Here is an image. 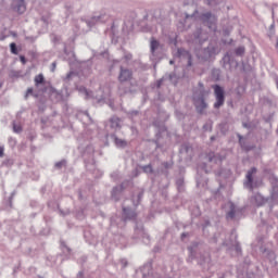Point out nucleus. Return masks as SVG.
<instances>
[{
	"label": "nucleus",
	"mask_w": 278,
	"mask_h": 278,
	"mask_svg": "<svg viewBox=\"0 0 278 278\" xmlns=\"http://www.w3.org/2000/svg\"><path fill=\"white\" fill-rule=\"evenodd\" d=\"M20 61L22 62V64H26L27 62V60L23 55L20 56Z\"/></svg>",
	"instance_id": "obj_44"
},
{
	"label": "nucleus",
	"mask_w": 278,
	"mask_h": 278,
	"mask_svg": "<svg viewBox=\"0 0 278 278\" xmlns=\"http://www.w3.org/2000/svg\"><path fill=\"white\" fill-rule=\"evenodd\" d=\"M132 58H134V55H131V53H125L124 54V60L126 62H131Z\"/></svg>",
	"instance_id": "obj_30"
},
{
	"label": "nucleus",
	"mask_w": 278,
	"mask_h": 278,
	"mask_svg": "<svg viewBox=\"0 0 278 278\" xmlns=\"http://www.w3.org/2000/svg\"><path fill=\"white\" fill-rule=\"evenodd\" d=\"M73 77H77V73L75 72H70L67 75H66V80L67 81H71V79H73Z\"/></svg>",
	"instance_id": "obj_29"
},
{
	"label": "nucleus",
	"mask_w": 278,
	"mask_h": 278,
	"mask_svg": "<svg viewBox=\"0 0 278 278\" xmlns=\"http://www.w3.org/2000/svg\"><path fill=\"white\" fill-rule=\"evenodd\" d=\"M244 51H245L244 47L241 46L236 49L235 53L236 55L242 56L244 55Z\"/></svg>",
	"instance_id": "obj_28"
},
{
	"label": "nucleus",
	"mask_w": 278,
	"mask_h": 278,
	"mask_svg": "<svg viewBox=\"0 0 278 278\" xmlns=\"http://www.w3.org/2000/svg\"><path fill=\"white\" fill-rule=\"evenodd\" d=\"M271 199L274 201L278 200V179L277 177L273 176L271 179Z\"/></svg>",
	"instance_id": "obj_13"
},
{
	"label": "nucleus",
	"mask_w": 278,
	"mask_h": 278,
	"mask_svg": "<svg viewBox=\"0 0 278 278\" xmlns=\"http://www.w3.org/2000/svg\"><path fill=\"white\" fill-rule=\"evenodd\" d=\"M164 79H166V76H164L163 78H161L160 80H157V88H161Z\"/></svg>",
	"instance_id": "obj_39"
},
{
	"label": "nucleus",
	"mask_w": 278,
	"mask_h": 278,
	"mask_svg": "<svg viewBox=\"0 0 278 278\" xmlns=\"http://www.w3.org/2000/svg\"><path fill=\"white\" fill-rule=\"evenodd\" d=\"M184 184V180H177V186H181Z\"/></svg>",
	"instance_id": "obj_46"
},
{
	"label": "nucleus",
	"mask_w": 278,
	"mask_h": 278,
	"mask_svg": "<svg viewBox=\"0 0 278 278\" xmlns=\"http://www.w3.org/2000/svg\"><path fill=\"white\" fill-rule=\"evenodd\" d=\"M150 49H151V53H155V50L160 49V41L152 38L150 43Z\"/></svg>",
	"instance_id": "obj_22"
},
{
	"label": "nucleus",
	"mask_w": 278,
	"mask_h": 278,
	"mask_svg": "<svg viewBox=\"0 0 278 278\" xmlns=\"http://www.w3.org/2000/svg\"><path fill=\"white\" fill-rule=\"evenodd\" d=\"M11 8L14 10V12H17V14H25V11L27 10L25 0H13Z\"/></svg>",
	"instance_id": "obj_10"
},
{
	"label": "nucleus",
	"mask_w": 278,
	"mask_h": 278,
	"mask_svg": "<svg viewBox=\"0 0 278 278\" xmlns=\"http://www.w3.org/2000/svg\"><path fill=\"white\" fill-rule=\"evenodd\" d=\"M163 166L166 170H168L169 168H173V162H164Z\"/></svg>",
	"instance_id": "obj_32"
},
{
	"label": "nucleus",
	"mask_w": 278,
	"mask_h": 278,
	"mask_svg": "<svg viewBox=\"0 0 278 278\" xmlns=\"http://www.w3.org/2000/svg\"><path fill=\"white\" fill-rule=\"evenodd\" d=\"M213 73L218 75L220 72L218 70H215Z\"/></svg>",
	"instance_id": "obj_48"
},
{
	"label": "nucleus",
	"mask_w": 278,
	"mask_h": 278,
	"mask_svg": "<svg viewBox=\"0 0 278 278\" xmlns=\"http://www.w3.org/2000/svg\"><path fill=\"white\" fill-rule=\"evenodd\" d=\"M213 90L215 96L214 109L220 110L225 105V89L220 85H213Z\"/></svg>",
	"instance_id": "obj_3"
},
{
	"label": "nucleus",
	"mask_w": 278,
	"mask_h": 278,
	"mask_svg": "<svg viewBox=\"0 0 278 278\" xmlns=\"http://www.w3.org/2000/svg\"><path fill=\"white\" fill-rule=\"evenodd\" d=\"M9 142H10V144H16V139H14V138H12V137H10L9 138Z\"/></svg>",
	"instance_id": "obj_43"
},
{
	"label": "nucleus",
	"mask_w": 278,
	"mask_h": 278,
	"mask_svg": "<svg viewBox=\"0 0 278 278\" xmlns=\"http://www.w3.org/2000/svg\"><path fill=\"white\" fill-rule=\"evenodd\" d=\"M85 114H86V116H88V117L90 116V115L88 114V112H85Z\"/></svg>",
	"instance_id": "obj_52"
},
{
	"label": "nucleus",
	"mask_w": 278,
	"mask_h": 278,
	"mask_svg": "<svg viewBox=\"0 0 278 278\" xmlns=\"http://www.w3.org/2000/svg\"><path fill=\"white\" fill-rule=\"evenodd\" d=\"M62 166H66V161L63 160V161L55 163L56 168H62Z\"/></svg>",
	"instance_id": "obj_34"
},
{
	"label": "nucleus",
	"mask_w": 278,
	"mask_h": 278,
	"mask_svg": "<svg viewBox=\"0 0 278 278\" xmlns=\"http://www.w3.org/2000/svg\"><path fill=\"white\" fill-rule=\"evenodd\" d=\"M40 84H45V75L42 74L35 76V86H40Z\"/></svg>",
	"instance_id": "obj_24"
},
{
	"label": "nucleus",
	"mask_w": 278,
	"mask_h": 278,
	"mask_svg": "<svg viewBox=\"0 0 278 278\" xmlns=\"http://www.w3.org/2000/svg\"><path fill=\"white\" fill-rule=\"evenodd\" d=\"M227 220H236L242 216V208L233 202H227L224 206Z\"/></svg>",
	"instance_id": "obj_2"
},
{
	"label": "nucleus",
	"mask_w": 278,
	"mask_h": 278,
	"mask_svg": "<svg viewBox=\"0 0 278 278\" xmlns=\"http://www.w3.org/2000/svg\"><path fill=\"white\" fill-rule=\"evenodd\" d=\"M115 147H117V149H125V147H127V141L124 139H121L118 137H116L115 135L112 136Z\"/></svg>",
	"instance_id": "obj_18"
},
{
	"label": "nucleus",
	"mask_w": 278,
	"mask_h": 278,
	"mask_svg": "<svg viewBox=\"0 0 278 278\" xmlns=\"http://www.w3.org/2000/svg\"><path fill=\"white\" fill-rule=\"evenodd\" d=\"M180 153L184 154H189L192 155V147H190V144L185 143L180 147Z\"/></svg>",
	"instance_id": "obj_20"
},
{
	"label": "nucleus",
	"mask_w": 278,
	"mask_h": 278,
	"mask_svg": "<svg viewBox=\"0 0 278 278\" xmlns=\"http://www.w3.org/2000/svg\"><path fill=\"white\" fill-rule=\"evenodd\" d=\"M55 68H58V63L53 62V63L51 64V72H52V73H55Z\"/></svg>",
	"instance_id": "obj_36"
},
{
	"label": "nucleus",
	"mask_w": 278,
	"mask_h": 278,
	"mask_svg": "<svg viewBox=\"0 0 278 278\" xmlns=\"http://www.w3.org/2000/svg\"><path fill=\"white\" fill-rule=\"evenodd\" d=\"M201 184H203V182L201 181V179H199V177H197V186L199 187V186H201Z\"/></svg>",
	"instance_id": "obj_45"
},
{
	"label": "nucleus",
	"mask_w": 278,
	"mask_h": 278,
	"mask_svg": "<svg viewBox=\"0 0 278 278\" xmlns=\"http://www.w3.org/2000/svg\"><path fill=\"white\" fill-rule=\"evenodd\" d=\"M132 77L134 72L131 70L125 68L123 66L119 67L118 81H121V84H124V81H130Z\"/></svg>",
	"instance_id": "obj_8"
},
{
	"label": "nucleus",
	"mask_w": 278,
	"mask_h": 278,
	"mask_svg": "<svg viewBox=\"0 0 278 278\" xmlns=\"http://www.w3.org/2000/svg\"><path fill=\"white\" fill-rule=\"evenodd\" d=\"M142 170H143V173L152 174L153 173V166H151V164L144 165V166H142Z\"/></svg>",
	"instance_id": "obj_27"
},
{
	"label": "nucleus",
	"mask_w": 278,
	"mask_h": 278,
	"mask_svg": "<svg viewBox=\"0 0 278 278\" xmlns=\"http://www.w3.org/2000/svg\"><path fill=\"white\" fill-rule=\"evenodd\" d=\"M124 190V187L123 185H119V186H116L113 188V191H112V199H114V201H118V194H121Z\"/></svg>",
	"instance_id": "obj_19"
},
{
	"label": "nucleus",
	"mask_w": 278,
	"mask_h": 278,
	"mask_svg": "<svg viewBox=\"0 0 278 278\" xmlns=\"http://www.w3.org/2000/svg\"><path fill=\"white\" fill-rule=\"evenodd\" d=\"M193 103L198 114H203L207 110V102H205V94L203 92L199 93V96L197 93L193 94Z\"/></svg>",
	"instance_id": "obj_5"
},
{
	"label": "nucleus",
	"mask_w": 278,
	"mask_h": 278,
	"mask_svg": "<svg viewBox=\"0 0 278 278\" xmlns=\"http://www.w3.org/2000/svg\"><path fill=\"white\" fill-rule=\"evenodd\" d=\"M34 93V89L33 88H28L26 91V97H29V94Z\"/></svg>",
	"instance_id": "obj_42"
},
{
	"label": "nucleus",
	"mask_w": 278,
	"mask_h": 278,
	"mask_svg": "<svg viewBox=\"0 0 278 278\" xmlns=\"http://www.w3.org/2000/svg\"><path fill=\"white\" fill-rule=\"evenodd\" d=\"M169 64H175V61H169Z\"/></svg>",
	"instance_id": "obj_51"
},
{
	"label": "nucleus",
	"mask_w": 278,
	"mask_h": 278,
	"mask_svg": "<svg viewBox=\"0 0 278 278\" xmlns=\"http://www.w3.org/2000/svg\"><path fill=\"white\" fill-rule=\"evenodd\" d=\"M106 21H108V15L105 14L98 15V16L91 17V20L87 22V25L88 27H93L96 23H105Z\"/></svg>",
	"instance_id": "obj_12"
},
{
	"label": "nucleus",
	"mask_w": 278,
	"mask_h": 278,
	"mask_svg": "<svg viewBox=\"0 0 278 278\" xmlns=\"http://www.w3.org/2000/svg\"><path fill=\"white\" fill-rule=\"evenodd\" d=\"M203 262H207V258H204Z\"/></svg>",
	"instance_id": "obj_54"
},
{
	"label": "nucleus",
	"mask_w": 278,
	"mask_h": 278,
	"mask_svg": "<svg viewBox=\"0 0 278 278\" xmlns=\"http://www.w3.org/2000/svg\"><path fill=\"white\" fill-rule=\"evenodd\" d=\"M5 148L3 146H0V157H3Z\"/></svg>",
	"instance_id": "obj_40"
},
{
	"label": "nucleus",
	"mask_w": 278,
	"mask_h": 278,
	"mask_svg": "<svg viewBox=\"0 0 278 278\" xmlns=\"http://www.w3.org/2000/svg\"><path fill=\"white\" fill-rule=\"evenodd\" d=\"M203 129H204V131H212V124H210V123L204 124Z\"/></svg>",
	"instance_id": "obj_33"
},
{
	"label": "nucleus",
	"mask_w": 278,
	"mask_h": 278,
	"mask_svg": "<svg viewBox=\"0 0 278 278\" xmlns=\"http://www.w3.org/2000/svg\"><path fill=\"white\" fill-rule=\"evenodd\" d=\"M257 174V168L252 167L250 170H248L245 175V180L243 182L244 188L248 190H253V188H257V182H254L253 175Z\"/></svg>",
	"instance_id": "obj_7"
},
{
	"label": "nucleus",
	"mask_w": 278,
	"mask_h": 278,
	"mask_svg": "<svg viewBox=\"0 0 278 278\" xmlns=\"http://www.w3.org/2000/svg\"><path fill=\"white\" fill-rule=\"evenodd\" d=\"M200 160H202V162L198 165V175L199 173H210L214 164H220V162H223V156L214 152H208L207 154H202Z\"/></svg>",
	"instance_id": "obj_1"
},
{
	"label": "nucleus",
	"mask_w": 278,
	"mask_h": 278,
	"mask_svg": "<svg viewBox=\"0 0 278 278\" xmlns=\"http://www.w3.org/2000/svg\"><path fill=\"white\" fill-rule=\"evenodd\" d=\"M222 65L226 71H231V55L229 53H226L222 59Z\"/></svg>",
	"instance_id": "obj_17"
},
{
	"label": "nucleus",
	"mask_w": 278,
	"mask_h": 278,
	"mask_svg": "<svg viewBox=\"0 0 278 278\" xmlns=\"http://www.w3.org/2000/svg\"><path fill=\"white\" fill-rule=\"evenodd\" d=\"M62 248L65 249V250H63L64 253H66V252L71 253V248L66 247V244L62 243Z\"/></svg>",
	"instance_id": "obj_37"
},
{
	"label": "nucleus",
	"mask_w": 278,
	"mask_h": 278,
	"mask_svg": "<svg viewBox=\"0 0 278 278\" xmlns=\"http://www.w3.org/2000/svg\"><path fill=\"white\" fill-rule=\"evenodd\" d=\"M199 86H200V94L201 92H203V94H205V89L203 88V83H199Z\"/></svg>",
	"instance_id": "obj_41"
},
{
	"label": "nucleus",
	"mask_w": 278,
	"mask_h": 278,
	"mask_svg": "<svg viewBox=\"0 0 278 278\" xmlns=\"http://www.w3.org/2000/svg\"><path fill=\"white\" fill-rule=\"evenodd\" d=\"M124 220H134L137 214L129 207H123Z\"/></svg>",
	"instance_id": "obj_16"
},
{
	"label": "nucleus",
	"mask_w": 278,
	"mask_h": 278,
	"mask_svg": "<svg viewBox=\"0 0 278 278\" xmlns=\"http://www.w3.org/2000/svg\"><path fill=\"white\" fill-rule=\"evenodd\" d=\"M197 14H199V11H197V10H194V12L192 14L186 13V18H194V16H197Z\"/></svg>",
	"instance_id": "obj_35"
},
{
	"label": "nucleus",
	"mask_w": 278,
	"mask_h": 278,
	"mask_svg": "<svg viewBox=\"0 0 278 278\" xmlns=\"http://www.w3.org/2000/svg\"><path fill=\"white\" fill-rule=\"evenodd\" d=\"M166 79L169 78V81H173V79H177V75L175 73H172V74H168V75H165Z\"/></svg>",
	"instance_id": "obj_31"
},
{
	"label": "nucleus",
	"mask_w": 278,
	"mask_h": 278,
	"mask_svg": "<svg viewBox=\"0 0 278 278\" xmlns=\"http://www.w3.org/2000/svg\"><path fill=\"white\" fill-rule=\"evenodd\" d=\"M136 89L132 87H125V85H121L118 88V93L121 97H124V94H135Z\"/></svg>",
	"instance_id": "obj_15"
},
{
	"label": "nucleus",
	"mask_w": 278,
	"mask_h": 278,
	"mask_svg": "<svg viewBox=\"0 0 278 278\" xmlns=\"http://www.w3.org/2000/svg\"><path fill=\"white\" fill-rule=\"evenodd\" d=\"M110 123H111L112 129H121V118L112 117Z\"/></svg>",
	"instance_id": "obj_21"
},
{
	"label": "nucleus",
	"mask_w": 278,
	"mask_h": 278,
	"mask_svg": "<svg viewBox=\"0 0 278 278\" xmlns=\"http://www.w3.org/2000/svg\"><path fill=\"white\" fill-rule=\"evenodd\" d=\"M78 277H84V271H79Z\"/></svg>",
	"instance_id": "obj_47"
},
{
	"label": "nucleus",
	"mask_w": 278,
	"mask_h": 278,
	"mask_svg": "<svg viewBox=\"0 0 278 278\" xmlns=\"http://www.w3.org/2000/svg\"><path fill=\"white\" fill-rule=\"evenodd\" d=\"M239 142L242 144V137L239 136Z\"/></svg>",
	"instance_id": "obj_49"
},
{
	"label": "nucleus",
	"mask_w": 278,
	"mask_h": 278,
	"mask_svg": "<svg viewBox=\"0 0 278 278\" xmlns=\"http://www.w3.org/2000/svg\"><path fill=\"white\" fill-rule=\"evenodd\" d=\"M235 250L237 253H242V248H240V244H236Z\"/></svg>",
	"instance_id": "obj_38"
},
{
	"label": "nucleus",
	"mask_w": 278,
	"mask_h": 278,
	"mask_svg": "<svg viewBox=\"0 0 278 278\" xmlns=\"http://www.w3.org/2000/svg\"><path fill=\"white\" fill-rule=\"evenodd\" d=\"M13 131H14V134H21V131H23V127L13 122Z\"/></svg>",
	"instance_id": "obj_26"
},
{
	"label": "nucleus",
	"mask_w": 278,
	"mask_h": 278,
	"mask_svg": "<svg viewBox=\"0 0 278 278\" xmlns=\"http://www.w3.org/2000/svg\"><path fill=\"white\" fill-rule=\"evenodd\" d=\"M135 233L138 236V238H142L144 244H149L151 239L149 235L144 231V227L136 226Z\"/></svg>",
	"instance_id": "obj_11"
},
{
	"label": "nucleus",
	"mask_w": 278,
	"mask_h": 278,
	"mask_svg": "<svg viewBox=\"0 0 278 278\" xmlns=\"http://www.w3.org/2000/svg\"><path fill=\"white\" fill-rule=\"evenodd\" d=\"M134 114H138V111H135Z\"/></svg>",
	"instance_id": "obj_53"
},
{
	"label": "nucleus",
	"mask_w": 278,
	"mask_h": 278,
	"mask_svg": "<svg viewBox=\"0 0 278 278\" xmlns=\"http://www.w3.org/2000/svg\"><path fill=\"white\" fill-rule=\"evenodd\" d=\"M176 58L179 60H187V66H192V54L184 48H178Z\"/></svg>",
	"instance_id": "obj_9"
},
{
	"label": "nucleus",
	"mask_w": 278,
	"mask_h": 278,
	"mask_svg": "<svg viewBox=\"0 0 278 278\" xmlns=\"http://www.w3.org/2000/svg\"><path fill=\"white\" fill-rule=\"evenodd\" d=\"M200 20L204 25H207L211 31H216V15L212 14V12H206L200 16Z\"/></svg>",
	"instance_id": "obj_6"
},
{
	"label": "nucleus",
	"mask_w": 278,
	"mask_h": 278,
	"mask_svg": "<svg viewBox=\"0 0 278 278\" xmlns=\"http://www.w3.org/2000/svg\"><path fill=\"white\" fill-rule=\"evenodd\" d=\"M212 142H214V140H216V137H211Z\"/></svg>",
	"instance_id": "obj_50"
},
{
	"label": "nucleus",
	"mask_w": 278,
	"mask_h": 278,
	"mask_svg": "<svg viewBox=\"0 0 278 278\" xmlns=\"http://www.w3.org/2000/svg\"><path fill=\"white\" fill-rule=\"evenodd\" d=\"M188 251H189V258L188 262H190V260H194L197 257V252L199 251V242H193L188 247Z\"/></svg>",
	"instance_id": "obj_14"
},
{
	"label": "nucleus",
	"mask_w": 278,
	"mask_h": 278,
	"mask_svg": "<svg viewBox=\"0 0 278 278\" xmlns=\"http://www.w3.org/2000/svg\"><path fill=\"white\" fill-rule=\"evenodd\" d=\"M78 92L80 94H83V97H85V99H94L96 103H104L105 98L102 96L103 91L99 90L98 94H92V91H88V89H86V87H78L77 88Z\"/></svg>",
	"instance_id": "obj_4"
},
{
	"label": "nucleus",
	"mask_w": 278,
	"mask_h": 278,
	"mask_svg": "<svg viewBox=\"0 0 278 278\" xmlns=\"http://www.w3.org/2000/svg\"><path fill=\"white\" fill-rule=\"evenodd\" d=\"M10 49H11V53L13 55H18V48H16V43L15 42L10 43Z\"/></svg>",
	"instance_id": "obj_25"
},
{
	"label": "nucleus",
	"mask_w": 278,
	"mask_h": 278,
	"mask_svg": "<svg viewBox=\"0 0 278 278\" xmlns=\"http://www.w3.org/2000/svg\"><path fill=\"white\" fill-rule=\"evenodd\" d=\"M254 201H255L257 207H261V205L264 203V197H262V194L257 193L254 195Z\"/></svg>",
	"instance_id": "obj_23"
}]
</instances>
